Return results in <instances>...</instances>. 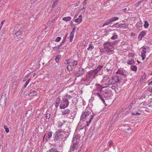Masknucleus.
I'll return each instance as SVG.
<instances>
[{"mask_svg": "<svg viewBox=\"0 0 152 152\" xmlns=\"http://www.w3.org/2000/svg\"><path fill=\"white\" fill-rule=\"evenodd\" d=\"M57 99L58 102L59 100L61 102L60 106V109H64L67 107L70 102L69 101H73L72 97L69 94L63 96L61 101L60 100V98H58Z\"/></svg>", "mask_w": 152, "mask_h": 152, "instance_id": "obj_1", "label": "nucleus"}, {"mask_svg": "<svg viewBox=\"0 0 152 152\" xmlns=\"http://www.w3.org/2000/svg\"><path fill=\"white\" fill-rule=\"evenodd\" d=\"M104 45V51L107 54L110 55L114 53V48L110 42L105 43Z\"/></svg>", "mask_w": 152, "mask_h": 152, "instance_id": "obj_2", "label": "nucleus"}, {"mask_svg": "<svg viewBox=\"0 0 152 152\" xmlns=\"http://www.w3.org/2000/svg\"><path fill=\"white\" fill-rule=\"evenodd\" d=\"M64 129H59L56 131L54 134V140L55 142L58 141L60 139H62L64 136L65 134L64 133Z\"/></svg>", "mask_w": 152, "mask_h": 152, "instance_id": "obj_3", "label": "nucleus"}, {"mask_svg": "<svg viewBox=\"0 0 152 152\" xmlns=\"http://www.w3.org/2000/svg\"><path fill=\"white\" fill-rule=\"evenodd\" d=\"M87 118L88 120H89V122H91V120L93 119L94 115L91 114V113L89 111L85 112L81 116V119L84 120Z\"/></svg>", "mask_w": 152, "mask_h": 152, "instance_id": "obj_4", "label": "nucleus"}, {"mask_svg": "<svg viewBox=\"0 0 152 152\" xmlns=\"http://www.w3.org/2000/svg\"><path fill=\"white\" fill-rule=\"evenodd\" d=\"M79 141L80 139L79 138H73L72 140V144L70 146L69 152L74 151L75 150H77Z\"/></svg>", "mask_w": 152, "mask_h": 152, "instance_id": "obj_5", "label": "nucleus"}, {"mask_svg": "<svg viewBox=\"0 0 152 152\" xmlns=\"http://www.w3.org/2000/svg\"><path fill=\"white\" fill-rule=\"evenodd\" d=\"M118 77L117 76H114L111 79H110L107 83H105L104 84L105 86V87H109L110 85L115 84V83L118 82Z\"/></svg>", "mask_w": 152, "mask_h": 152, "instance_id": "obj_6", "label": "nucleus"}, {"mask_svg": "<svg viewBox=\"0 0 152 152\" xmlns=\"http://www.w3.org/2000/svg\"><path fill=\"white\" fill-rule=\"evenodd\" d=\"M6 95V93H3L0 99V105H1L2 107H5L6 105L7 98L5 97Z\"/></svg>", "mask_w": 152, "mask_h": 152, "instance_id": "obj_7", "label": "nucleus"}, {"mask_svg": "<svg viewBox=\"0 0 152 152\" xmlns=\"http://www.w3.org/2000/svg\"><path fill=\"white\" fill-rule=\"evenodd\" d=\"M92 74H93L91 72L89 75H86L82 79L81 81L83 82H87L90 81L92 77Z\"/></svg>", "mask_w": 152, "mask_h": 152, "instance_id": "obj_8", "label": "nucleus"}, {"mask_svg": "<svg viewBox=\"0 0 152 152\" xmlns=\"http://www.w3.org/2000/svg\"><path fill=\"white\" fill-rule=\"evenodd\" d=\"M103 67V65H99L97 66L96 69L94 70L93 71L94 72H92L93 74H94V75L93 76V79L95 78L96 74H97L99 71L101 70Z\"/></svg>", "mask_w": 152, "mask_h": 152, "instance_id": "obj_9", "label": "nucleus"}, {"mask_svg": "<svg viewBox=\"0 0 152 152\" xmlns=\"http://www.w3.org/2000/svg\"><path fill=\"white\" fill-rule=\"evenodd\" d=\"M108 93V91H101L100 93H96L95 94V95L99 97L100 99H102V95H104V94H107Z\"/></svg>", "mask_w": 152, "mask_h": 152, "instance_id": "obj_10", "label": "nucleus"}, {"mask_svg": "<svg viewBox=\"0 0 152 152\" xmlns=\"http://www.w3.org/2000/svg\"><path fill=\"white\" fill-rule=\"evenodd\" d=\"M116 73L124 76H126L127 75L126 71L125 70H123L121 69H119L117 72Z\"/></svg>", "mask_w": 152, "mask_h": 152, "instance_id": "obj_11", "label": "nucleus"}, {"mask_svg": "<svg viewBox=\"0 0 152 152\" xmlns=\"http://www.w3.org/2000/svg\"><path fill=\"white\" fill-rule=\"evenodd\" d=\"M83 70L84 69L83 68L80 69L75 74V77H79L82 75L84 72Z\"/></svg>", "mask_w": 152, "mask_h": 152, "instance_id": "obj_12", "label": "nucleus"}, {"mask_svg": "<svg viewBox=\"0 0 152 152\" xmlns=\"http://www.w3.org/2000/svg\"><path fill=\"white\" fill-rule=\"evenodd\" d=\"M61 112L62 113V115H68L70 113V110L69 109H66L62 110Z\"/></svg>", "mask_w": 152, "mask_h": 152, "instance_id": "obj_13", "label": "nucleus"}, {"mask_svg": "<svg viewBox=\"0 0 152 152\" xmlns=\"http://www.w3.org/2000/svg\"><path fill=\"white\" fill-rule=\"evenodd\" d=\"M146 34V33L145 31H141L139 34L138 37V39L139 40H141L142 37H144Z\"/></svg>", "mask_w": 152, "mask_h": 152, "instance_id": "obj_14", "label": "nucleus"}, {"mask_svg": "<svg viewBox=\"0 0 152 152\" xmlns=\"http://www.w3.org/2000/svg\"><path fill=\"white\" fill-rule=\"evenodd\" d=\"M14 34L15 37H17L18 39H19L21 37L22 33L20 31L15 32Z\"/></svg>", "mask_w": 152, "mask_h": 152, "instance_id": "obj_15", "label": "nucleus"}, {"mask_svg": "<svg viewBox=\"0 0 152 152\" xmlns=\"http://www.w3.org/2000/svg\"><path fill=\"white\" fill-rule=\"evenodd\" d=\"M20 26L19 25L15 26L14 29L13 33H14L20 31Z\"/></svg>", "mask_w": 152, "mask_h": 152, "instance_id": "obj_16", "label": "nucleus"}, {"mask_svg": "<svg viewBox=\"0 0 152 152\" xmlns=\"http://www.w3.org/2000/svg\"><path fill=\"white\" fill-rule=\"evenodd\" d=\"M82 20V16L81 15L79 16L78 18H77L75 20V21L76 22L78 23H80Z\"/></svg>", "mask_w": 152, "mask_h": 152, "instance_id": "obj_17", "label": "nucleus"}, {"mask_svg": "<svg viewBox=\"0 0 152 152\" xmlns=\"http://www.w3.org/2000/svg\"><path fill=\"white\" fill-rule=\"evenodd\" d=\"M127 63L129 65H133L135 64V61L133 59L131 58L129 60Z\"/></svg>", "mask_w": 152, "mask_h": 152, "instance_id": "obj_18", "label": "nucleus"}, {"mask_svg": "<svg viewBox=\"0 0 152 152\" xmlns=\"http://www.w3.org/2000/svg\"><path fill=\"white\" fill-rule=\"evenodd\" d=\"M32 111L30 110H28L26 113V115L27 117H30L32 115Z\"/></svg>", "mask_w": 152, "mask_h": 152, "instance_id": "obj_19", "label": "nucleus"}, {"mask_svg": "<svg viewBox=\"0 0 152 152\" xmlns=\"http://www.w3.org/2000/svg\"><path fill=\"white\" fill-rule=\"evenodd\" d=\"M47 152H60L58 151V150L56 148H52L48 151Z\"/></svg>", "mask_w": 152, "mask_h": 152, "instance_id": "obj_20", "label": "nucleus"}, {"mask_svg": "<svg viewBox=\"0 0 152 152\" xmlns=\"http://www.w3.org/2000/svg\"><path fill=\"white\" fill-rule=\"evenodd\" d=\"M118 19V18L117 17H116L112 18L110 19L109 20V22L111 23L113 21L117 20Z\"/></svg>", "mask_w": 152, "mask_h": 152, "instance_id": "obj_21", "label": "nucleus"}, {"mask_svg": "<svg viewBox=\"0 0 152 152\" xmlns=\"http://www.w3.org/2000/svg\"><path fill=\"white\" fill-rule=\"evenodd\" d=\"M118 19V18L117 17H116L112 18L110 19L109 20V22L111 23L113 21L117 20Z\"/></svg>", "mask_w": 152, "mask_h": 152, "instance_id": "obj_22", "label": "nucleus"}, {"mask_svg": "<svg viewBox=\"0 0 152 152\" xmlns=\"http://www.w3.org/2000/svg\"><path fill=\"white\" fill-rule=\"evenodd\" d=\"M146 52L145 50H142L141 52V56L142 58V60H144L145 58V54Z\"/></svg>", "mask_w": 152, "mask_h": 152, "instance_id": "obj_23", "label": "nucleus"}, {"mask_svg": "<svg viewBox=\"0 0 152 152\" xmlns=\"http://www.w3.org/2000/svg\"><path fill=\"white\" fill-rule=\"evenodd\" d=\"M113 36L111 37V39L112 40H115L117 39L118 38V36L116 33H113Z\"/></svg>", "mask_w": 152, "mask_h": 152, "instance_id": "obj_24", "label": "nucleus"}, {"mask_svg": "<svg viewBox=\"0 0 152 152\" xmlns=\"http://www.w3.org/2000/svg\"><path fill=\"white\" fill-rule=\"evenodd\" d=\"M63 122L64 123L62 122L61 121H59L58 122V128L61 127L64 124V123H65L66 122L64 121H63Z\"/></svg>", "mask_w": 152, "mask_h": 152, "instance_id": "obj_25", "label": "nucleus"}, {"mask_svg": "<svg viewBox=\"0 0 152 152\" xmlns=\"http://www.w3.org/2000/svg\"><path fill=\"white\" fill-rule=\"evenodd\" d=\"M58 0H53V3L52 4V7L54 8L57 5V1Z\"/></svg>", "mask_w": 152, "mask_h": 152, "instance_id": "obj_26", "label": "nucleus"}, {"mask_svg": "<svg viewBox=\"0 0 152 152\" xmlns=\"http://www.w3.org/2000/svg\"><path fill=\"white\" fill-rule=\"evenodd\" d=\"M37 93L36 91H34L29 94V96H33L36 95L37 94Z\"/></svg>", "mask_w": 152, "mask_h": 152, "instance_id": "obj_27", "label": "nucleus"}, {"mask_svg": "<svg viewBox=\"0 0 152 152\" xmlns=\"http://www.w3.org/2000/svg\"><path fill=\"white\" fill-rule=\"evenodd\" d=\"M127 26V25L126 24H119L118 25V26H116L117 27H124L125 28H126V27Z\"/></svg>", "mask_w": 152, "mask_h": 152, "instance_id": "obj_28", "label": "nucleus"}, {"mask_svg": "<svg viewBox=\"0 0 152 152\" xmlns=\"http://www.w3.org/2000/svg\"><path fill=\"white\" fill-rule=\"evenodd\" d=\"M74 36V33L71 32L70 36L69 37V38L70 41V42H72Z\"/></svg>", "mask_w": 152, "mask_h": 152, "instance_id": "obj_29", "label": "nucleus"}, {"mask_svg": "<svg viewBox=\"0 0 152 152\" xmlns=\"http://www.w3.org/2000/svg\"><path fill=\"white\" fill-rule=\"evenodd\" d=\"M71 19V17H66L63 18V20L66 21H69Z\"/></svg>", "mask_w": 152, "mask_h": 152, "instance_id": "obj_30", "label": "nucleus"}, {"mask_svg": "<svg viewBox=\"0 0 152 152\" xmlns=\"http://www.w3.org/2000/svg\"><path fill=\"white\" fill-rule=\"evenodd\" d=\"M130 68L134 71H136L137 69V66L135 65L131 66Z\"/></svg>", "mask_w": 152, "mask_h": 152, "instance_id": "obj_31", "label": "nucleus"}, {"mask_svg": "<svg viewBox=\"0 0 152 152\" xmlns=\"http://www.w3.org/2000/svg\"><path fill=\"white\" fill-rule=\"evenodd\" d=\"M96 85L97 86H96V89L98 91H100V92L102 91V89H100V87H101V86L100 85L97 84H96Z\"/></svg>", "mask_w": 152, "mask_h": 152, "instance_id": "obj_32", "label": "nucleus"}, {"mask_svg": "<svg viewBox=\"0 0 152 152\" xmlns=\"http://www.w3.org/2000/svg\"><path fill=\"white\" fill-rule=\"evenodd\" d=\"M94 48V46L91 44H90L89 45V47L87 48V50H91Z\"/></svg>", "mask_w": 152, "mask_h": 152, "instance_id": "obj_33", "label": "nucleus"}, {"mask_svg": "<svg viewBox=\"0 0 152 152\" xmlns=\"http://www.w3.org/2000/svg\"><path fill=\"white\" fill-rule=\"evenodd\" d=\"M61 56L60 55H57L56 56L55 61L56 63H58L59 59L60 58Z\"/></svg>", "mask_w": 152, "mask_h": 152, "instance_id": "obj_34", "label": "nucleus"}, {"mask_svg": "<svg viewBox=\"0 0 152 152\" xmlns=\"http://www.w3.org/2000/svg\"><path fill=\"white\" fill-rule=\"evenodd\" d=\"M149 25L148 21L146 20L145 21V23L144 24V27L145 28H147Z\"/></svg>", "mask_w": 152, "mask_h": 152, "instance_id": "obj_35", "label": "nucleus"}, {"mask_svg": "<svg viewBox=\"0 0 152 152\" xmlns=\"http://www.w3.org/2000/svg\"><path fill=\"white\" fill-rule=\"evenodd\" d=\"M87 1H84L83 3V7L82 9H81L80 10H82L83 9H84L86 7V6L87 4Z\"/></svg>", "mask_w": 152, "mask_h": 152, "instance_id": "obj_36", "label": "nucleus"}, {"mask_svg": "<svg viewBox=\"0 0 152 152\" xmlns=\"http://www.w3.org/2000/svg\"><path fill=\"white\" fill-rule=\"evenodd\" d=\"M136 27L137 28H140L142 27V25L141 22H138L136 24Z\"/></svg>", "mask_w": 152, "mask_h": 152, "instance_id": "obj_37", "label": "nucleus"}, {"mask_svg": "<svg viewBox=\"0 0 152 152\" xmlns=\"http://www.w3.org/2000/svg\"><path fill=\"white\" fill-rule=\"evenodd\" d=\"M61 139H60L58 140V141H56L57 143H58V145L60 146H61L62 145V142L61 141Z\"/></svg>", "mask_w": 152, "mask_h": 152, "instance_id": "obj_38", "label": "nucleus"}, {"mask_svg": "<svg viewBox=\"0 0 152 152\" xmlns=\"http://www.w3.org/2000/svg\"><path fill=\"white\" fill-rule=\"evenodd\" d=\"M133 105V103H132L130 104V105L128 107H127L126 110H127V111L129 110V109H130L132 107Z\"/></svg>", "mask_w": 152, "mask_h": 152, "instance_id": "obj_39", "label": "nucleus"}, {"mask_svg": "<svg viewBox=\"0 0 152 152\" xmlns=\"http://www.w3.org/2000/svg\"><path fill=\"white\" fill-rule=\"evenodd\" d=\"M53 8L52 7H49L47 10V12L50 13L53 10Z\"/></svg>", "mask_w": 152, "mask_h": 152, "instance_id": "obj_40", "label": "nucleus"}, {"mask_svg": "<svg viewBox=\"0 0 152 152\" xmlns=\"http://www.w3.org/2000/svg\"><path fill=\"white\" fill-rule=\"evenodd\" d=\"M48 136L47 137L48 138H50L52 136V132H49L48 133Z\"/></svg>", "mask_w": 152, "mask_h": 152, "instance_id": "obj_41", "label": "nucleus"}, {"mask_svg": "<svg viewBox=\"0 0 152 152\" xmlns=\"http://www.w3.org/2000/svg\"><path fill=\"white\" fill-rule=\"evenodd\" d=\"M110 23L109 22V20H107L106 21V22L104 23L102 27H103L106 25H108Z\"/></svg>", "mask_w": 152, "mask_h": 152, "instance_id": "obj_42", "label": "nucleus"}, {"mask_svg": "<svg viewBox=\"0 0 152 152\" xmlns=\"http://www.w3.org/2000/svg\"><path fill=\"white\" fill-rule=\"evenodd\" d=\"M4 129H5V132L7 133L9 132V130L8 128L7 127V126H4Z\"/></svg>", "mask_w": 152, "mask_h": 152, "instance_id": "obj_43", "label": "nucleus"}, {"mask_svg": "<svg viewBox=\"0 0 152 152\" xmlns=\"http://www.w3.org/2000/svg\"><path fill=\"white\" fill-rule=\"evenodd\" d=\"M30 80H31V79H30L26 82V83L25 84V85L24 86V87L25 88L26 87V86H27V85L28 84L29 81Z\"/></svg>", "mask_w": 152, "mask_h": 152, "instance_id": "obj_44", "label": "nucleus"}, {"mask_svg": "<svg viewBox=\"0 0 152 152\" xmlns=\"http://www.w3.org/2000/svg\"><path fill=\"white\" fill-rule=\"evenodd\" d=\"M132 115H140V113H138L137 112H132Z\"/></svg>", "mask_w": 152, "mask_h": 152, "instance_id": "obj_45", "label": "nucleus"}, {"mask_svg": "<svg viewBox=\"0 0 152 152\" xmlns=\"http://www.w3.org/2000/svg\"><path fill=\"white\" fill-rule=\"evenodd\" d=\"M12 110L13 112H17V109L16 108V107H13Z\"/></svg>", "mask_w": 152, "mask_h": 152, "instance_id": "obj_46", "label": "nucleus"}, {"mask_svg": "<svg viewBox=\"0 0 152 152\" xmlns=\"http://www.w3.org/2000/svg\"><path fill=\"white\" fill-rule=\"evenodd\" d=\"M65 64H70V62L69 61V59H67L65 61Z\"/></svg>", "mask_w": 152, "mask_h": 152, "instance_id": "obj_47", "label": "nucleus"}, {"mask_svg": "<svg viewBox=\"0 0 152 152\" xmlns=\"http://www.w3.org/2000/svg\"><path fill=\"white\" fill-rule=\"evenodd\" d=\"M61 37H58L56 38V39L55 41L56 42H58L60 41V40H61Z\"/></svg>", "mask_w": 152, "mask_h": 152, "instance_id": "obj_48", "label": "nucleus"}, {"mask_svg": "<svg viewBox=\"0 0 152 152\" xmlns=\"http://www.w3.org/2000/svg\"><path fill=\"white\" fill-rule=\"evenodd\" d=\"M50 114L47 113L46 115V119H49L50 118Z\"/></svg>", "mask_w": 152, "mask_h": 152, "instance_id": "obj_49", "label": "nucleus"}, {"mask_svg": "<svg viewBox=\"0 0 152 152\" xmlns=\"http://www.w3.org/2000/svg\"><path fill=\"white\" fill-rule=\"evenodd\" d=\"M60 7H57L56 10V12H60Z\"/></svg>", "mask_w": 152, "mask_h": 152, "instance_id": "obj_50", "label": "nucleus"}, {"mask_svg": "<svg viewBox=\"0 0 152 152\" xmlns=\"http://www.w3.org/2000/svg\"><path fill=\"white\" fill-rule=\"evenodd\" d=\"M67 67V69L69 71H70L72 70V69L71 68V67L70 66H68Z\"/></svg>", "mask_w": 152, "mask_h": 152, "instance_id": "obj_51", "label": "nucleus"}, {"mask_svg": "<svg viewBox=\"0 0 152 152\" xmlns=\"http://www.w3.org/2000/svg\"><path fill=\"white\" fill-rule=\"evenodd\" d=\"M115 86H113L111 87V88L112 89H115V88H116V87L118 86H117V84H115Z\"/></svg>", "mask_w": 152, "mask_h": 152, "instance_id": "obj_52", "label": "nucleus"}, {"mask_svg": "<svg viewBox=\"0 0 152 152\" xmlns=\"http://www.w3.org/2000/svg\"><path fill=\"white\" fill-rule=\"evenodd\" d=\"M109 77V76L108 75H107L104 77V80H107Z\"/></svg>", "mask_w": 152, "mask_h": 152, "instance_id": "obj_53", "label": "nucleus"}, {"mask_svg": "<svg viewBox=\"0 0 152 152\" xmlns=\"http://www.w3.org/2000/svg\"><path fill=\"white\" fill-rule=\"evenodd\" d=\"M52 23V21H49L48 23V26H50Z\"/></svg>", "mask_w": 152, "mask_h": 152, "instance_id": "obj_54", "label": "nucleus"}, {"mask_svg": "<svg viewBox=\"0 0 152 152\" xmlns=\"http://www.w3.org/2000/svg\"><path fill=\"white\" fill-rule=\"evenodd\" d=\"M77 62L76 61H74L73 62V65H75V66H76L77 65Z\"/></svg>", "mask_w": 152, "mask_h": 152, "instance_id": "obj_55", "label": "nucleus"}, {"mask_svg": "<svg viewBox=\"0 0 152 152\" xmlns=\"http://www.w3.org/2000/svg\"><path fill=\"white\" fill-rule=\"evenodd\" d=\"M5 21V20H3L1 22V27H0V29L2 27V26L3 25V23H4V22Z\"/></svg>", "mask_w": 152, "mask_h": 152, "instance_id": "obj_56", "label": "nucleus"}, {"mask_svg": "<svg viewBox=\"0 0 152 152\" xmlns=\"http://www.w3.org/2000/svg\"><path fill=\"white\" fill-rule=\"evenodd\" d=\"M75 29H76L75 28V27L73 28L72 29V31L71 33H74L75 30Z\"/></svg>", "mask_w": 152, "mask_h": 152, "instance_id": "obj_57", "label": "nucleus"}, {"mask_svg": "<svg viewBox=\"0 0 152 152\" xmlns=\"http://www.w3.org/2000/svg\"><path fill=\"white\" fill-rule=\"evenodd\" d=\"M36 0H31L30 1L31 4H33Z\"/></svg>", "mask_w": 152, "mask_h": 152, "instance_id": "obj_58", "label": "nucleus"}, {"mask_svg": "<svg viewBox=\"0 0 152 152\" xmlns=\"http://www.w3.org/2000/svg\"><path fill=\"white\" fill-rule=\"evenodd\" d=\"M86 122L87 123L86 125L87 126H88L91 123V122H89V120H88Z\"/></svg>", "mask_w": 152, "mask_h": 152, "instance_id": "obj_59", "label": "nucleus"}, {"mask_svg": "<svg viewBox=\"0 0 152 152\" xmlns=\"http://www.w3.org/2000/svg\"><path fill=\"white\" fill-rule=\"evenodd\" d=\"M108 93L107 94H104V95H102V97L103 96L104 97H108Z\"/></svg>", "mask_w": 152, "mask_h": 152, "instance_id": "obj_60", "label": "nucleus"}, {"mask_svg": "<svg viewBox=\"0 0 152 152\" xmlns=\"http://www.w3.org/2000/svg\"><path fill=\"white\" fill-rule=\"evenodd\" d=\"M113 143V142L112 141H110L109 142L108 144L110 145H111Z\"/></svg>", "mask_w": 152, "mask_h": 152, "instance_id": "obj_61", "label": "nucleus"}, {"mask_svg": "<svg viewBox=\"0 0 152 152\" xmlns=\"http://www.w3.org/2000/svg\"><path fill=\"white\" fill-rule=\"evenodd\" d=\"M101 99L102 100V102L104 104H105V102L104 100V99L102 98V99Z\"/></svg>", "mask_w": 152, "mask_h": 152, "instance_id": "obj_62", "label": "nucleus"}, {"mask_svg": "<svg viewBox=\"0 0 152 152\" xmlns=\"http://www.w3.org/2000/svg\"><path fill=\"white\" fill-rule=\"evenodd\" d=\"M24 127H23V128L21 130V132L22 133V134H23V132H24Z\"/></svg>", "mask_w": 152, "mask_h": 152, "instance_id": "obj_63", "label": "nucleus"}, {"mask_svg": "<svg viewBox=\"0 0 152 152\" xmlns=\"http://www.w3.org/2000/svg\"><path fill=\"white\" fill-rule=\"evenodd\" d=\"M148 91L150 92H152V88L151 89L149 88L148 90Z\"/></svg>", "mask_w": 152, "mask_h": 152, "instance_id": "obj_64", "label": "nucleus"}]
</instances>
